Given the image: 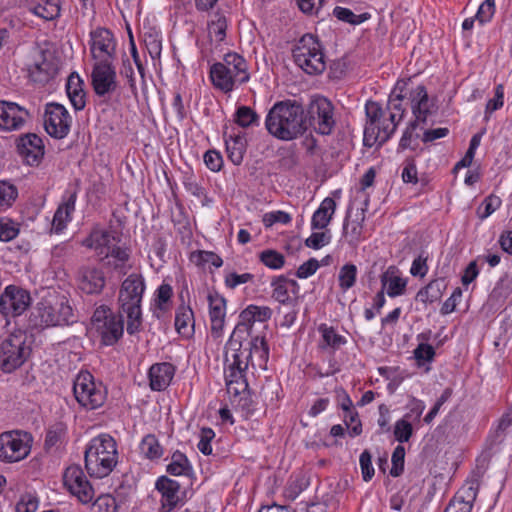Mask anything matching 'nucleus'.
<instances>
[{"mask_svg":"<svg viewBox=\"0 0 512 512\" xmlns=\"http://www.w3.org/2000/svg\"><path fill=\"white\" fill-rule=\"evenodd\" d=\"M265 127L269 134L282 141L302 136L307 130L302 104L291 100L276 102L266 115Z\"/></svg>","mask_w":512,"mask_h":512,"instance_id":"nucleus-1","label":"nucleus"},{"mask_svg":"<svg viewBox=\"0 0 512 512\" xmlns=\"http://www.w3.org/2000/svg\"><path fill=\"white\" fill-rule=\"evenodd\" d=\"M76 316L69 300L64 295H54L41 299L31 309L28 327L31 330H43L49 327L71 325Z\"/></svg>","mask_w":512,"mask_h":512,"instance_id":"nucleus-2","label":"nucleus"},{"mask_svg":"<svg viewBox=\"0 0 512 512\" xmlns=\"http://www.w3.org/2000/svg\"><path fill=\"white\" fill-rule=\"evenodd\" d=\"M118 458L117 443L107 433L95 436L86 445L85 468L91 477L102 479L110 475L118 463Z\"/></svg>","mask_w":512,"mask_h":512,"instance_id":"nucleus-3","label":"nucleus"},{"mask_svg":"<svg viewBox=\"0 0 512 512\" xmlns=\"http://www.w3.org/2000/svg\"><path fill=\"white\" fill-rule=\"evenodd\" d=\"M209 78L215 89L230 93L236 86L249 81L248 64L240 54L229 52L222 61L210 67Z\"/></svg>","mask_w":512,"mask_h":512,"instance_id":"nucleus-4","label":"nucleus"},{"mask_svg":"<svg viewBox=\"0 0 512 512\" xmlns=\"http://www.w3.org/2000/svg\"><path fill=\"white\" fill-rule=\"evenodd\" d=\"M145 288L143 276L137 273L130 274L120 287L118 301L121 311L127 315V333L129 335H134L141 330V302Z\"/></svg>","mask_w":512,"mask_h":512,"instance_id":"nucleus-5","label":"nucleus"},{"mask_svg":"<svg viewBox=\"0 0 512 512\" xmlns=\"http://www.w3.org/2000/svg\"><path fill=\"white\" fill-rule=\"evenodd\" d=\"M365 115L364 146L383 145L392 137L397 129L395 114H388V111L380 103L368 100L365 104Z\"/></svg>","mask_w":512,"mask_h":512,"instance_id":"nucleus-6","label":"nucleus"},{"mask_svg":"<svg viewBox=\"0 0 512 512\" xmlns=\"http://www.w3.org/2000/svg\"><path fill=\"white\" fill-rule=\"evenodd\" d=\"M294 62L305 73L317 75L326 68L322 46L318 39L310 34H304L292 49Z\"/></svg>","mask_w":512,"mask_h":512,"instance_id":"nucleus-7","label":"nucleus"},{"mask_svg":"<svg viewBox=\"0 0 512 512\" xmlns=\"http://www.w3.org/2000/svg\"><path fill=\"white\" fill-rule=\"evenodd\" d=\"M91 324L101 343L115 345L123 336L124 320L121 314H115L108 306L97 307L92 315Z\"/></svg>","mask_w":512,"mask_h":512,"instance_id":"nucleus-8","label":"nucleus"},{"mask_svg":"<svg viewBox=\"0 0 512 512\" xmlns=\"http://www.w3.org/2000/svg\"><path fill=\"white\" fill-rule=\"evenodd\" d=\"M31 349L22 334H10L0 342V370L11 373L28 359Z\"/></svg>","mask_w":512,"mask_h":512,"instance_id":"nucleus-9","label":"nucleus"},{"mask_svg":"<svg viewBox=\"0 0 512 512\" xmlns=\"http://www.w3.org/2000/svg\"><path fill=\"white\" fill-rule=\"evenodd\" d=\"M33 438L23 430L5 431L0 434V461L15 463L25 459L31 451Z\"/></svg>","mask_w":512,"mask_h":512,"instance_id":"nucleus-10","label":"nucleus"},{"mask_svg":"<svg viewBox=\"0 0 512 512\" xmlns=\"http://www.w3.org/2000/svg\"><path fill=\"white\" fill-rule=\"evenodd\" d=\"M73 393L77 402L88 410L102 406L106 400V390L101 383H96L88 371H81L74 380Z\"/></svg>","mask_w":512,"mask_h":512,"instance_id":"nucleus-11","label":"nucleus"},{"mask_svg":"<svg viewBox=\"0 0 512 512\" xmlns=\"http://www.w3.org/2000/svg\"><path fill=\"white\" fill-rule=\"evenodd\" d=\"M305 116L307 127L310 126L320 135L332 134L336 126L334 106L325 97H318L311 101Z\"/></svg>","mask_w":512,"mask_h":512,"instance_id":"nucleus-12","label":"nucleus"},{"mask_svg":"<svg viewBox=\"0 0 512 512\" xmlns=\"http://www.w3.org/2000/svg\"><path fill=\"white\" fill-rule=\"evenodd\" d=\"M30 305V292L20 286L8 285L0 296V313L5 318L22 315Z\"/></svg>","mask_w":512,"mask_h":512,"instance_id":"nucleus-13","label":"nucleus"},{"mask_svg":"<svg viewBox=\"0 0 512 512\" xmlns=\"http://www.w3.org/2000/svg\"><path fill=\"white\" fill-rule=\"evenodd\" d=\"M71 127V117L66 108L58 103L46 105L44 113L45 131L55 139L65 138Z\"/></svg>","mask_w":512,"mask_h":512,"instance_id":"nucleus-14","label":"nucleus"},{"mask_svg":"<svg viewBox=\"0 0 512 512\" xmlns=\"http://www.w3.org/2000/svg\"><path fill=\"white\" fill-rule=\"evenodd\" d=\"M91 85L99 97H105L117 89L116 68L111 61L95 62L91 72Z\"/></svg>","mask_w":512,"mask_h":512,"instance_id":"nucleus-15","label":"nucleus"},{"mask_svg":"<svg viewBox=\"0 0 512 512\" xmlns=\"http://www.w3.org/2000/svg\"><path fill=\"white\" fill-rule=\"evenodd\" d=\"M90 52L96 62L111 61L116 56V39L106 28L98 27L90 32Z\"/></svg>","mask_w":512,"mask_h":512,"instance_id":"nucleus-16","label":"nucleus"},{"mask_svg":"<svg viewBox=\"0 0 512 512\" xmlns=\"http://www.w3.org/2000/svg\"><path fill=\"white\" fill-rule=\"evenodd\" d=\"M63 482L68 491L78 500L87 504L94 497V489L79 465L69 466L63 475Z\"/></svg>","mask_w":512,"mask_h":512,"instance_id":"nucleus-17","label":"nucleus"},{"mask_svg":"<svg viewBox=\"0 0 512 512\" xmlns=\"http://www.w3.org/2000/svg\"><path fill=\"white\" fill-rule=\"evenodd\" d=\"M155 489L161 495L159 512H172L184 504L181 485L178 481L167 476H160L155 483Z\"/></svg>","mask_w":512,"mask_h":512,"instance_id":"nucleus-18","label":"nucleus"},{"mask_svg":"<svg viewBox=\"0 0 512 512\" xmlns=\"http://www.w3.org/2000/svg\"><path fill=\"white\" fill-rule=\"evenodd\" d=\"M29 116V112L17 103L0 100V130H20Z\"/></svg>","mask_w":512,"mask_h":512,"instance_id":"nucleus-19","label":"nucleus"},{"mask_svg":"<svg viewBox=\"0 0 512 512\" xmlns=\"http://www.w3.org/2000/svg\"><path fill=\"white\" fill-rule=\"evenodd\" d=\"M17 152L30 166H37L44 157V143L35 133H27L17 140Z\"/></svg>","mask_w":512,"mask_h":512,"instance_id":"nucleus-20","label":"nucleus"},{"mask_svg":"<svg viewBox=\"0 0 512 512\" xmlns=\"http://www.w3.org/2000/svg\"><path fill=\"white\" fill-rule=\"evenodd\" d=\"M209 306L210 330L214 338H219L223 334L226 318L227 301L217 291H210L207 295Z\"/></svg>","mask_w":512,"mask_h":512,"instance_id":"nucleus-21","label":"nucleus"},{"mask_svg":"<svg viewBox=\"0 0 512 512\" xmlns=\"http://www.w3.org/2000/svg\"><path fill=\"white\" fill-rule=\"evenodd\" d=\"M273 311L268 306H247L239 315V322L234 329V335L240 333L251 334L254 322H266L272 317Z\"/></svg>","mask_w":512,"mask_h":512,"instance_id":"nucleus-22","label":"nucleus"},{"mask_svg":"<svg viewBox=\"0 0 512 512\" xmlns=\"http://www.w3.org/2000/svg\"><path fill=\"white\" fill-rule=\"evenodd\" d=\"M77 199V193L72 192L65 195L62 202L57 207L51 225V232L55 234L62 233L69 222L72 220V215L75 211V204Z\"/></svg>","mask_w":512,"mask_h":512,"instance_id":"nucleus-23","label":"nucleus"},{"mask_svg":"<svg viewBox=\"0 0 512 512\" xmlns=\"http://www.w3.org/2000/svg\"><path fill=\"white\" fill-rule=\"evenodd\" d=\"M176 367L169 362L153 364L148 371L149 386L153 391H163L171 383Z\"/></svg>","mask_w":512,"mask_h":512,"instance_id":"nucleus-24","label":"nucleus"},{"mask_svg":"<svg viewBox=\"0 0 512 512\" xmlns=\"http://www.w3.org/2000/svg\"><path fill=\"white\" fill-rule=\"evenodd\" d=\"M237 335L232 333V336L228 342V351L226 352L225 362L235 368L247 370L249 365L255 366L254 361L251 358V351H248L246 347H243L242 342L235 339Z\"/></svg>","mask_w":512,"mask_h":512,"instance_id":"nucleus-25","label":"nucleus"},{"mask_svg":"<svg viewBox=\"0 0 512 512\" xmlns=\"http://www.w3.org/2000/svg\"><path fill=\"white\" fill-rule=\"evenodd\" d=\"M409 100L412 113L415 117L413 121L425 123L431 112L428 93L424 85H418L409 92Z\"/></svg>","mask_w":512,"mask_h":512,"instance_id":"nucleus-26","label":"nucleus"},{"mask_svg":"<svg viewBox=\"0 0 512 512\" xmlns=\"http://www.w3.org/2000/svg\"><path fill=\"white\" fill-rule=\"evenodd\" d=\"M105 286V277L101 269L83 268L79 272L78 287L86 294H98Z\"/></svg>","mask_w":512,"mask_h":512,"instance_id":"nucleus-27","label":"nucleus"},{"mask_svg":"<svg viewBox=\"0 0 512 512\" xmlns=\"http://www.w3.org/2000/svg\"><path fill=\"white\" fill-rule=\"evenodd\" d=\"M365 211L366 208L361 209L360 217H357L355 220L349 221V216L346 215L343 221V237L345 241L349 245V247L356 249L358 245L364 239L363 230H364V220H365Z\"/></svg>","mask_w":512,"mask_h":512,"instance_id":"nucleus-28","label":"nucleus"},{"mask_svg":"<svg viewBox=\"0 0 512 512\" xmlns=\"http://www.w3.org/2000/svg\"><path fill=\"white\" fill-rule=\"evenodd\" d=\"M57 65L53 60H49L44 54L41 56V60L35 62L29 69V76L35 83L46 84L50 79L54 78L57 74Z\"/></svg>","mask_w":512,"mask_h":512,"instance_id":"nucleus-29","label":"nucleus"},{"mask_svg":"<svg viewBox=\"0 0 512 512\" xmlns=\"http://www.w3.org/2000/svg\"><path fill=\"white\" fill-rule=\"evenodd\" d=\"M336 207L337 204L333 198H324L318 209L312 215L311 228L313 230L325 229L330 224L335 214Z\"/></svg>","mask_w":512,"mask_h":512,"instance_id":"nucleus-30","label":"nucleus"},{"mask_svg":"<svg viewBox=\"0 0 512 512\" xmlns=\"http://www.w3.org/2000/svg\"><path fill=\"white\" fill-rule=\"evenodd\" d=\"M318 332L321 334V340L318 344L320 350L331 349L334 352L347 343L344 336L338 334L334 327L325 323L318 326Z\"/></svg>","mask_w":512,"mask_h":512,"instance_id":"nucleus-31","label":"nucleus"},{"mask_svg":"<svg viewBox=\"0 0 512 512\" xmlns=\"http://www.w3.org/2000/svg\"><path fill=\"white\" fill-rule=\"evenodd\" d=\"M30 11L46 21H52L61 15V2L60 0H35Z\"/></svg>","mask_w":512,"mask_h":512,"instance_id":"nucleus-32","label":"nucleus"},{"mask_svg":"<svg viewBox=\"0 0 512 512\" xmlns=\"http://www.w3.org/2000/svg\"><path fill=\"white\" fill-rule=\"evenodd\" d=\"M445 288L446 284L443 278L434 279L417 292L416 300L425 305L434 303L441 298Z\"/></svg>","mask_w":512,"mask_h":512,"instance_id":"nucleus-33","label":"nucleus"},{"mask_svg":"<svg viewBox=\"0 0 512 512\" xmlns=\"http://www.w3.org/2000/svg\"><path fill=\"white\" fill-rule=\"evenodd\" d=\"M225 145L228 159L234 165H240L243 162L247 148V142L244 136L231 135L229 138H225Z\"/></svg>","mask_w":512,"mask_h":512,"instance_id":"nucleus-34","label":"nucleus"},{"mask_svg":"<svg viewBox=\"0 0 512 512\" xmlns=\"http://www.w3.org/2000/svg\"><path fill=\"white\" fill-rule=\"evenodd\" d=\"M115 237L106 230L94 229L89 236L82 241V245L89 249L99 250L100 254H104V249L110 248L111 241Z\"/></svg>","mask_w":512,"mask_h":512,"instance_id":"nucleus-35","label":"nucleus"},{"mask_svg":"<svg viewBox=\"0 0 512 512\" xmlns=\"http://www.w3.org/2000/svg\"><path fill=\"white\" fill-rule=\"evenodd\" d=\"M273 288L272 297L281 304H289L291 298L288 292L290 286L298 288V283L295 280H290L284 275L276 276L271 281Z\"/></svg>","mask_w":512,"mask_h":512,"instance_id":"nucleus-36","label":"nucleus"},{"mask_svg":"<svg viewBox=\"0 0 512 512\" xmlns=\"http://www.w3.org/2000/svg\"><path fill=\"white\" fill-rule=\"evenodd\" d=\"M248 351H251V358L257 360V366L264 368L269 358V347L264 336H254L247 343Z\"/></svg>","mask_w":512,"mask_h":512,"instance_id":"nucleus-37","label":"nucleus"},{"mask_svg":"<svg viewBox=\"0 0 512 512\" xmlns=\"http://www.w3.org/2000/svg\"><path fill=\"white\" fill-rule=\"evenodd\" d=\"M166 470L173 476H191L193 474V467L187 456L178 450L171 455V461Z\"/></svg>","mask_w":512,"mask_h":512,"instance_id":"nucleus-38","label":"nucleus"},{"mask_svg":"<svg viewBox=\"0 0 512 512\" xmlns=\"http://www.w3.org/2000/svg\"><path fill=\"white\" fill-rule=\"evenodd\" d=\"M227 20L226 17L216 12L208 22V36L212 41L221 43L226 37Z\"/></svg>","mask_w":512,"mask_h":512,"instance_id":"nucleus-39","label":"nucleus"},{"mask_svg":"<svg viewBox=\"0 0 512 512\" xmlns=\"http://www.w3.org/2000/svg\"><path fill=\"white\" fill-rule=\"evenodd\" d=\"M381 283L383 287H387V295L392 298L404 294L407 285L405 279L390 273L389 270L381 276Z\"/></svg>","mask_w":512,"mask_h":512,"instance_id":"nucleus-40","label":"nucleus"},{"mask_svg":"<svg viewBox=\"0 0 512 512\" xmlns=\"http://www.w3.org/2000/svg\"><path fill=\"white\" fill-rule=\"evenodd\" d=\"M234 122L242 128L259 126L260 116L249 106H239L234 113Z\"/></svg>","mask_w":512,"mask_h":512,"instance_id":"nucleus-41","label":"nucleus"},{"mask_svg":"<svg viewBox=\"0 0 512 512\" xmlns=\"http://www.w3.org/2000/svg\"><path fill=\"white\" fill-rule=\"evenodd\" d=\"M420 123L417 121H411L406 129L403 131L401 139L399 141L397 151L402 152L406 149L416 150L419 146L418 138L419 134L416 132L417 127Z\"/></svg>","mask_w":512,"mask_h":512,"instance_id":"nucleus-42","label":"nucleus"},{"mask_svg":"<svg viewBox=\"0 0 512 512\" xmlns=\"http://www.w3.org/2000/svg\"><path fill=\"white\" fill-rule=\"evenodd\" d=\"M140 451L150 460L159 459L163 455V448L153 434H148L142 439Z\"/></svg>","mask_w":512,"mask_h":512,"instance_id":"nucleus-43","label":"nucleus"},{"mask_svg":"<svg viewBox=\"0 0 512 512\" xmlns=\"http://www.w3.org/2000/svg\"><path fill=\"white\" fill-rule=\"evenodd\" d=\"M194 326V315L190 307H179L175 316V328L182 335L189 334V326Z\"/></svg>","mask_w":512,"mask_h":512,"instance_id":"nucleus-44","label":"nucleus"},{"mask_svg":"<svg viewBox=\"0 0 512 512\" xmlns=\"http://www.w3.org/2000/svg\"><path fill=\"white\" fill-rule=\"evenodd\" d=\"M357 267L352 263H347L340 268L338 274L339 287L342 291H347L356 283Z\"/></svg>","mask_w":512,"mask_h":512,"instance_id":"nucleus-45","label":"nucleus"},{"mask_svg":"<svg viewBox=\"0 0 512 512\" xmlns=\"http://www.w3.org/2000/svg\"><path fill=\"white\" fill-rule=\"evenodd\" d=\"M67 434V427L62 422H56L53 425H51L45 436V447L51 448L54 446H57L58 444H61L66 437Z\"/></svg>","mask_w":512,"mask_h":512,"instance_id":"nucleus-46","label":"nucleus"},{"mask_svg":"<svg viewBox=\"0 0 512 512\" xmlns=\"http://www.w3.org/2000/svg\"><path fill=\"white\" fill-rule=\"evenodd\" d=\"M20 223L9 217H0V241L9 242L20 233Z\"/></svg>","mask_w":512,"mask_h":512,"instance_id":"nucleus-47","label":"nucleus"},{"mask_svg":"<svg viewBox=\"0 0 512 512\" xmlns=\"http://www.w3.org/2000/svg\"><path fill=\"white\" fill-rule=\"evenodd\" d=\"M18 197V189L15 185L0 181V212L10 208Z\"/></svg>","mask_w":512,"mask_h":512,"instance_id":"nucleus-48","label":"nucleus"},{"mask_svg":"<svg viewBox=\"0 0 512 512\" xmlns=\"http://www.w3.org/2000/svg\"><path fill=\"white\" fill-rule=\"evenodd\" d=\"M260 262L266 267L279 270L285 265V257L274 249H266L258 255Z\"/></svg>","mask_w":512,"mask_h":512,"instance_id":"nucleus-49","label":"nucleus"},{"mask_svg":"<svg viewBox=\"0 0 512 512\" xmlns=\"http://www.w3.org/2000/svg\"><path fill=\"white\" fill-rule=\"evenodd\" d=\"M172 296V286L168 283L163 282L155 292V307L162 312H166L170 307Z\"/></svg>","mask_w":512,"mask_h":512,"instance_id":"nucleus-50","label":"nucleus"},{"mask_svg":"<svg viewBox=\"0 0 512 512\" xmlns=\"http://www.w3.org/2000/svg\"><path fill=\"white\" fill-rule=\"evenodd\" d=\"M343 421L350 437L354 438L362 433V423L354 407L344 412Z\"/></svg>","mask_w":512,"mask_h":512,"instance_id":"nucleus-51","label":"nucleus"},{"mask_svg":"<svg viewBox=\"0 0 512 512\" xmlns=\"http://www.w3.org/2000/svg\"><path fill=\"white\" fill-rule=\"evenodd\" d=\"M191 261L197 265H203L205 263H210L215 268H220L223 265V260L218 254H216L212 251H205V250L194 251L191 254Z\"/></svg>","mask_w":512,"mask_h":512,"instance_id":"nucleus-52","label":"nucleus"},{"mask_svg":"<svg viewBox=\"0 0 512 512\" xmlns=\"http://www.w3.org/2000/svg\"><path fill=\"white\" fill-rule=\"evenodd\" d=\"M501 203L500 197L494 194L487 196L482 202V205L477 209L478 218L481 220L488 218L501 206Z\"/></svg>","mask_w":512,"mask_h":512,"instance_id":"nucleus-53","label":"nucleus"},{"mask_svg":"<svg viewBox=\"0 0 512 512\" xmlns=\"http://www.w3.org/2000/svg\"><path fill=\"white\" fill-rule=\"evenodd\" d=\"M412 423L404 418L396 421L394 425V437L399 443H405L410 440L413 435Z\"/></svg>","mask_w":512,"mask_h":512,"instance_id":"nucleus-54","label":"nucleus"},{"mask_svg":"<svg viewBox=\"0 0 512 512\" xmlns=\"http://www.w3.org/2000/svg\"><path fill=\"white\" fill-rule=\"evenodd\" d=\"M512 426V409L507 410L499 419L498 424L491 434L493 441L502 442L508 429Z\"/></svg>","mask_w":512,"mask_h":512,"instance_id":"nucleus-55","label":"nucleus"},{"mask_svg":"<svg viewBox=\"0 0 512 512\" xmlns=\"http://www.w3.org/2000/svg\"><path fill=\"white\" fill-rule=\"evenodd\" d=\"M116 499L110 494H103L96 498L92 505L93 512H117Z\"/></svg>","mask_w":512,"mask_h":512,"instance_id":"nucleus-56","label":"nucleus"},{"mask_svg":"<svg viewBox=\"0 0 512 512\" xmlns=\"http://www.w3.org/2000/svg\"><path fill=\"white\" fill-rule=\"evenodd\" d=\"M333 14L338 20L352 25H358L366 20V14L357 15L352 10L340 6L334 8Z\"/></svg>","mask_w":512,"mask_h":512,"instance_id":"nucleus-57","label":"nucleus"},{"mask_svg":"<svg viewBox=\"0 0 512 512\" xmlns=\"http://www.w3.org/2000/svg\"><path fill=\"white\" fill-rule=\"evenodd\" d=\"M120 75L127 79L129 89L133 96L137 97L138 89L136 86V80L134 77V68L128 57L122 58L121 68L119 71Z\"/></svg>","mask_w":512,"mask_h":512,"instance_id":"nucleus-58","label":"nucleus"},{"mask_svg":"<svg viewBox=\"0 0 512 512\" xmlns=\"http://www.w3.org/2000/svg\"><path fill=\"white\" fill-rule=\"evenodd\" d=\"M403 100L404 98H402L401 94H390L388 104L385 109L388 111V114H395V122H397V125L401 122L405 114V108L402 106Z\"/></svg>","mask_w":512,"mask_h":512,"instance_id":"nucleus-59","label":"nucleus"},{"mask_svg":"<svg viewBox=\"0 0 512 512\" xmlns=\"http://www.w3.org/2000/svg\"><path fill=\"white\" fill-rule=\"evenodd\" d=\"M405 448L397 445L392 453L390 475L393 477L400 476L404 471Z\"/></svg>","mask_w":512,"mask_h":512,"instance_id":"nucleus-60","label":"nucleus"},{"mask_svg":"<svg viewBox=\"0 0 512 512\" xmlns=\"http://www.w3.org/2000/svg\"><path fill=\"white\" fill-rule=\"evenodd\" d=\"M414 358L419 366L425 362H432L435 358L436 352L433 346L428 343H419L413 351Z\"/></svg>","mask_w":512,"mask_h":512,"instance_id":"nucleus-61","label":"nucleus"},{"mask_svg":"<svg viewBox=\"0 0 512 512\" xmlns=\"http://www.w3.org/2000/svg\"><path fill=\"white\" fill-rule=\"evenodd\" d=\"M512 293V277L509 275L502 276L498 282L496 283L493 291L492 297L497 299H507Z\"/></svg>","mask_w":512,"mask_h":512,"instance_id":"nucleus-62","label":"nucleus"},{"mask_svg":"<svg viewBox=\"0 0 512 512\" xmlns=\"http://www.w3.org/2000/svg\"><path fill=\"white\" fill-rule=\"evenodd\" d=\"M362 479L369 482L374 476V468L372 465V455L369 450H364L359 457Z\"/></svg>","mask_w":512,"mask_h":512,"instance_id":"nucleus-63","label":"nucleus"},{"mask_svg":"<svg viewBox=\"0 0 512 512\" xmlns=\"http://www.w3.org/2000/svg\"><path fill=\"white\" fill-rule=\"evenodd\" d=\"M38 508V498L31 494H23L16 504V512H36Z\"/></svg>","mask_w":512,"mask_h":512,"instance_id":"nucleus-64","label":"nucleus"}]
</instances>
